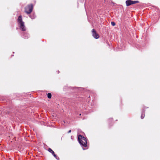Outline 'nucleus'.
Returning <instances> with one entry per match:
<instances>
[{
  "label": "nucleus",
  "mask_w": 160,
  "mask_h": 160,
  "mask_svg": "<svg viewBox=\"0 0 160 160\" xmlns=\"http://www.w3.org/2000/svg\"><path fill=\"white\" fill-rule=\"evenodd\" d=\"M78 139L79 143L82 147H87V139L86 138L80 135L78 136ZM87 148H84L82 147V149L84 150Z\"/></svg>",
  "instance_id": "1"
},
{
  "label": "nucleus",
  "mask_w": 160,
  "mask_h": 160,
  "mask_svg": "<svg viewBox=\"0 0 160 160\" xmlns=\"http://www.w3.org/2000/svg\"><path fill=\"white\" fill-rule=\"evenodd\" d=\"M17 21L20 29L23 31H25L26 28L24 24V22L22 21L21 15L18 17Z\"/></svg>",
  "instance_id": "2"
},
{
  "label": "nucleus",
  "mask_w": 160,
  "mask_h": 160,
  "mask_svg": "<svg viewBox=\"0 0 160 160\" xmlns=\"http://www.w3.org/2000/svg\"><path fill=\"white\" fill-rule=\"evenodd\" d=\"M33 6L32 4L28 5L25 8V12L28 14H30L32 10Z\"/></svg>",
  "instance_id": "3"
},
{
  "label": "nucleus",
  "mask_w": 160,
  "mask_h": 160,
  "mask_svg": "<svg viewBox=\"0 0 160 160\" xmlns=\"http://www.w3.org/2000/svg\"><path fill=\"white\" fill-rule=\"evenodd\" d=\"M138 1H132L131 0H127L126 1V5L127 6H128L137 3H138Z\"/></svg>",
  "instance_id": "4"
},
{
  "label": "nucleus",
  "mask_w": 160,
  "mask_h": 160,
  "mask_svg": "<svg viewBox=\"0 0 160 160\" xmlns=\"http://www.w3.org/2000/svg\"><path fill=\"white\" fill-rule=\"evenodd\" d=\"M92 36L95 38L98 39L99 38V35L96 33L94 29L92 30Z\"/></svg>",
  "instance_id": "5"
},
{
  "label": "nucleus",
  "mask_w": 160,
  "mask_h": 160,
  "mask_svg": "<svg viewBox=\"0 0 160 160\" xmlns=\"http://www.w3.org/2000/svg\"><path fill=\"white\" fill-rule=\"evenodd\" d=\"M29 17L32 19L35 18H36V16L34 13L32 15H29Z\"/></svg>",
  "instance_id": "6"
},
{
  "label": "nucleus",
  "mask_w": 160,
  "mask_h": 160,
  "mask_svg": "<svg viewBox=\"0 0 160 160\" xmlns=\"http://www.w3.org/2000/svg\"><path fill=\"white\" fill-rule=\"evenodd\" d=\"M144 116H145V112H143L142 113V114L141 115V118L142 119L143 118Z\"/></svg>",
  "instance_id": "7"
},
{
  "label": "nucleus",
  "mask_w": 160,
  "mask_h": 160,
  "mask_svg": "<svg viewBox=\"0 0 160 160\" xmlns=\"http://www.w3.org/2000/svg\"><path fill=\"white\" fill-rule=\"evenodd\" d=\"M52 97V95L50 93H48V98H51Z\"/></svg>",
  "instance_id": "8"
},
{
  "label": "nucleus",
  "mask_w": 160,
  "mask_h": 160,
  "mask_svg": "<svg viewBox=\"0 0 160 160\" xmlns=\"http://www.w3.org/2000/svg\"><path fill=\"white\" fill-rule=\"evenodd\" d=\"M53 156L57 160H59V158L58 157H57L56 154H55Z\"/></svg>",
  "instance_id": "9"
},
{
  "label": "nucleus",
  "mask_w": 160,
  "mask_h": 160,
  "mask_svg": "<svg viewBox=\"0 0 160 160\" xmlns=\"http://www.w3.org/2000/svg\"><path fill=\"white\" fill-rule=\"evenodd\" d=\"M111 24L112 26H113L115 25V23L113 22H111Z\"/></svg>",
  "instance_id": "10"
},
{
  "label": "nucleus",
  "mask_w": 160,
  "mask_h": 160,
  "mask_svg": "<svg viewBox=\"0 0 160 160\" xmlns=\"http://www.w3.org/2000/svg\"><path fill=\"white\" fill-rule=\"evenodd\" d=\"M52 151L53 150L50 148H49L48 149V151L50 153H51V152H52Z\"/></svg>",
  "instance_id": "11"
},
{
  "label": "nucleus",
  "mask_w": 160,
  "mask_h": 160,
  "mask_svg": "<svg viewBox=\"0 0 160 160\" xmlns=\"http://www.w3.org/2000/svg\"><path fill=\"white\" fill-rule=\"evenodd\" d=\"M27 35V37L25 36V35H24V38H25V39H26L27 38H28V36H29V35L27 34H26Z\"/></svg>",
  "instance_id": "12"
},
{
  "label": "nucleus",
  "mask_w": 160,
  "mask_h": 160,
  "mask_svg": "<svg viewBox=\"0 0 160 160\" xmlns=\"http://www.w3.org/2000/svg\"><path fill=\"white\" fill-rule=\"evenodd\" d=\"M51 153L52 154V155H54V154H55V153H54V151H52V152H51Z\"/></svg>",
  "instance_id": "13"
},
{
  "label": "nucleus",
  "mask_w": 160,
  "mask_h": 160,
  "mask_svg": "<svg viewBox=\"0 0 160 160\" xmlns=\"http://www.w3.org/2000/svg\"><path fill=\"white\" fill-rule=\"evenodd\" d=\"M71 132V130H69L68 131V133H70V132Z\"/></svg>",
  "instance_id": "14"
},
{
  "label": "nucleus",
  "mask_w": 160,
  "mask_h": 160,
  "mask_svg": "<svg viewBox=\"0 0 160 160\" xmlns=\"http://www.w3.org/2000/svg\"><path fill=\"white\" fill-rule=\"evenodd\" d=\"M63 122L64 123H65V122L64 121H63Z\"/></svg>",
  "instance_id": "15"
},
{
  "label": "nucleus",
  "mask_w": 160,
  "mask_h": 160,
  "mask_svg": "<svg viewBox=\"0 0 160 160\" xmlns=\"http://www.w3.org/2000/svg\"><path fill=\"white\" fill-rule=\"evenodd\" d=\"M79 115H81V114H80Z\"/></svg>",
  "instance_id": "16"
}]
</instances>
